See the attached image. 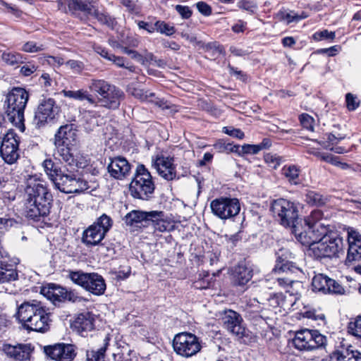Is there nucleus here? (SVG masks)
I'll list each match as a JSON object with an SVG mask.
<instances>
[{
    "label": "nucleus",
    "mask_w": 361,
    "mask_h": 361,
    "mask_svg": "<svg viewBox=\"0 0 361 361\" xmlns=\"http://www.w3.org/2000/svg\"><path fill=\"white\" fill-rule=\"evenodd\" d=\"M25 212L27 217L35 219L49 213L52 195L47 183L38 175H27L25 178Z\"/></svg>",
    "instance_id": "obj_1"
},
{
    "label": "nucleus",
    "mask_w": 361,
    "mask_h": 361,
    "mask_svg": "<svg viewBox=\"0 0 361 361\" xmlns=\"http://www.w3.org/2000/svg\"><path fill=\"white\" fill-rule=\"evenodd\" d=\"M16 317L24 329L40 333L50 327V312L44 304L37 300L23 302L18 307Z\"/></svg>",
    "instance_id": "obj_2"
},
{
    "label": "nucleus",
    "mask_w": 361,
    "mask_h": 361,
    "mask_svg": "<svg viewBox=\"0 0 361 361\" xmlns=\"http://www.w3.org/2000/svg\"><path fill=\"white\" fill-rule=\"evenodd\" d=\"M29 99L28 92L22 87H13L6 94L5 113L8 120L20 132H24V111Z\"/></svg>",
    "instance_id": "obj_3"
},
{
    "label": "nucleus",
    "mask_w": 361,
    "mask_h": 361,
    "mask_svg": "<svg viewBox=\"0 0 361 361\" xmlns=\"http://www.w3.org/2000/svg\"><path fill=\"white\" fill-rule=\"evenodd\" d=\"M88 88L96 97L97 107L116 109L124 98V93L119 87L104 80H92Z\"/></svg>",
    "instance_id": "obj_4"
},
{
    "label": "nucleus",
    "mask_w": 361,
    "mask_h": 361,
    "mask_svg": "<svg viewBox=\"0 0 361 361\" xmlns=\"http://www.w3.org/2000/svg\"><path fill=\"white\" fill-rule=\"evenodd\" d=\"M154 188L150 173L144 165L137 166L135 177L130 184L132 196L135 198L147 200L152 197Z\"/></svg>",
    "instance_id": "obj_5"
},
{
    "label": "nucleus",
    "mask_w": 361,
    "mask_h": 361,
    "mask_svg": "<svg viewBox=\"0 0 361 361\" xmlns=\"http://www.w3.org/2000/svg\"><path fill=\"white\" fill-rule=\"evenodd\" d=\"M271 210L277 221L283 226L291 227L292 231L299 224L298 206L295 202L280 198L273 201Z\"/></svg>",
    "instance_id": "obj_6"
},
{
    "label": "nucleus",
    "mask_w": 361,
    "mask_h": 361,
    "mask_svg": "<svg viewBox=\"0 0 361 361\" xmlns=\"http://www.w3.org/2000/svg\"><path fill=\"white\" fill-rule=\"evenodd\" d=\"M343 238L338 234H324L321 239L308 249L310 255L315 258L332 257L343 248Z\"/></svg>",
    "instance_id": "obj_7"
},
{
    "label": "nucleus",
    "mask_w": 361,
    "mask_h": 361,
    "mask_svg": "<svg viewBox=\"0 0 361 361\" xmlns=\"http://www.w3.org/2000/svg\"><path fill=\"white\" fill-rule=\"evenodd\" d=\"M326 336L317 330L304 329L298 331L292 340L293 346L300 351L310 352L326 344Z\"/></svg>",
    "instance_id": "obj_8"
},
{
    "label": "nucleus",
    "mask_w": 361,
    "mask_h": 361,
    "mask_svg": "<svg viewBox=\"0 0 361 361\" xmlns=\"http://www.w3.org/2000/svg\"><path fill=\"white\" fill-rule=\"evenodd\" d=\"M111 219L104 214L82 233V242L87 246L99 245L112 226Z\"/></svg>",
    "instance_id": "obj_9"
},
{
    "label": "nucleus",
    "mask_w": 361,
    "mask_h": 361,
    "mask_svg": "<svg viewBox=\"0 0 361 361\" xmlns=\"http://www.w3.org/2000/svg\"><path fill=\"white\" fill-rule=\"evenodd\" d=\"M173 347L178 355L184 357L195 355L202 349L200 338L188 332L176 334L173 341Z\"/></svg>",
    "instance_id": "obj_10"
},
{
    "label": "nucleus",
    "mask_w": 361,
    "mask_h": 361,
    "mask_svg": "<svg viewBox=\"0 0 361 361\" xmlns=\"http://www.w3.org/2000/svg\"><path fill=\"white\" fill-rule=\"evenodd\" d=\"M54 185L56 188L65 193H79L89 188L88 183L78 178L73 172L66 169L55 180Z\"/></svg>",
    "instance_id": "obj_11"
},
{
    "label": "nucleus",
    "mask_w": 361,
    "mask_h": 361,
    "mask_svg": "<svg viewBox=\"0 0 361 361\" xmlns=\"http://www.w3.org/2000/svg\"><path fill=\"white\" fill-rule=\"evenodd\" d=\"M210 207L214 215L227 219L237 215L240 209L238 199L221 197L212 201Z\"/></svg>",
    "instance_id": "obj_12"
},
{
    "label": "nucleus",
    "mask_w": 361,
    "mask_h": 361,
    "mask_svg": "<svg viewBox=\"0 0 361 361\" xmlns=\"http://www.w3.org/2000/svg\"><path fill=\"white\" fill-rule=\"evenodd\" d=\"M19 137L12 129L4 135L0 147V153L3 159L8 164L15 163L19 158Z\"/></svg>",
    "instance_id": "obj_13"
},
{
    "label": "nucleus",
    "mask_w": 361,
    "mask_h": 361,
    "mask_svg": "<svg viewBox=\"0 0 361 361\" xmlns=\"http://www.w3.org/2000/svg\"><path fill=\"white\" fill-rule=\"evenodd\" d=\"M223 327L230 334L240 338L247 336L242 316L232 310L224 311L221 317Z\"/></svg>",
    "instance_id": "obj_14"
},
{
    "label": "nucleus",
    "mask_w": 361,
    "mask_h": 361,
    "mask_svg": "<svg viewBox=\"0 0 361 361\" xmlns=\"http://www.w3.org/2000/svg\"><path fill=\"white\" fill-rule=\"evenodd\" d=\"M174 158L164 153H158L152 157V165L158 174L170 181L178 178Z\"/></svg>",
    "instance_id": "obj_15"
},
{
    "label": "nucleus",
    "mask_w": 361,
    "mask_h": 361,
    "mask_svg": "<svg viewBox=\"0 0 361 361\" xmlns=\"http://www.w3.org/2000/svg\"><path fill=\"white\" fill-rule=\"evenodd\" d=\"M327 231L326 226H319V228H313L305 227L302 224H298L294 226L292 233L301 244L308 246L309 249H311L312 245L317 243Z\"/></svg>",
    "instance_id": "obj_16"
},
{
    "label": "nucleus",
    "mask_w": 361,
    "mask_h": 361,
    "mask_svg": "<svg viewBox=\"0 0 361 361\" xmlns=\"http://www.w3.org/2000/svg\"><path fill=\"white\" fill-rule=\"evenodd\" d=\"M44 352L55 361H73L76 357V347L64 343H55L44 346Z\"/></svg>",
    "instance_id": "obj_17"
},
{
    "label": "nucleus",
    "mask_w": 361,
    "mask_h": 361,
    "mask_svg": "<svg viewBox=\"0 0 361 361\" xmlns=\"http://www.w3.org/2000/svg\"><path fill=\"white\" fill-rule=\"evenodd\" d=\"M59 113V107L51 98L42 99L35 112L34 121L35 125L40 128L45 123L55 118Z\"/></svg>",
    "instance_id": "obj_18"
},
{
    "label": "nucleus",
    "mask_w": 361,
    "mask_h": 361,
    "mask_svg": "<svg viewBox=\"0 0 361 361\" xmlns=\"http://www.w3.org/2000/svg\"><path fill=\"white\" fill-rule=\"evenodd\" d=\"M276 264L273 269V273L281 271L282 272L290 271L293 273L302 272L301 269L295 266L291 261L294 259V254L287 247L279 248L276 252Z\"/></svg>",
    "instance_id": "obj_19"
},
{
    "label": "nucleus",
    "mask_w": 361,
    "mask_h": 361,
    "mask_svg": "<svg viewBox=\"0 0 361 361\" xmlns=\"http://www.w3.org/2000/svg\"><path fill=\"white\" fill-rule=\"evenodd\" d=\"M107 170L112 178L123 180L130 174L131 166L126 159L117 157L111 159Z\"/></svg>",
    "instance_id": "obj_20"
},
{
    "label": "nucleus",
    "mask_w": 361,
    "mask_h": 361,
    "mask_svg": "<svg viewBox=\"0 0 361 361\" xmlns=\"http://www.w3.org/2000/svg\"><path fill=\"white\" fill-rule=\"evenodd\" d=\"M4 353L15 361H27L30 360L33 350L31 344H4L2 348Z\"/></svg>",
    "instance_id": "obj_21"
},
{
    "label": "nucleus",
    "mask_w": 361,
    "mask_h": 361,
    "mask_svg": "<svg viewBox=\"0 0 361 361\" xmlns=\"http://www.w3.org/2000/svg\"><path fill=\"white\" fill-rule=\"evenodd\" d=\"M348 250L347 259L355 261L361 258V234L355 228H347Z\"/></svg>",
    "instance_id": "obj_22"
},
{
    "label": "nucleus",
    "mask_w": 361,
    "mask_h": 361,
    "mask_svg": "<svg viewBox=\"0 0 361 361\" xmlns=\"http://www.w3.org/2000/svg\"><path fill=\"white\" fill-rule=\"evenodd\" d=\"M98 108L87 103L79 109L80 119L84 127L88 130H92L98 126L97 118L101 116L97 110Z\"/></svg>",
    "instance_id": "obj_23"
},
{
    "label": "nucleus",
    "mask_w": 361,
    "mask_h": 361,
    "mask_svg": "<svg viewBox=\"0 0 361 361\" xmlns=\"http://www.w3.org/2000/svg\"><path fill=\"white\" fill-rule=\"evenodd\" d=\"M104 278L97 273H89L84 289L94 295H102L106 290Z\"/></svg>",
    "instance_id": "obj_24"
},
{
    "label": "nucleus",
    "mask_w": 361,
    "mask_h": 361,
    "mask_svg": "<svg viewBox=\"0 0 361 361\" xmlns=\"http://www.w3.org/2000/svg\"><path fill=\"white\" fill-rule=\"evenodd\" d=\"M77 138V130L73 124L61 126L55 134L54 142L73 145Z\"/></svg>",
    "instance_id": "obj_25"
},
{
    "label": "nucleus",
    "mask_w": 361,
    "mask_h": 361,
    "mask_svg": "<svg viewBox=\"0 0 361 361\" xmlns=\"http://www.w3.org/2000/svg\"><path fill=\"white\" fill-rule=\"evenodd\" d=\"M73 328L82 336H85L87 333L94 328V317L90 312H85L78 314L75 319Z\"/></svg>",
    "instance_id": "obj_26"
},
{
    "label": "nucleus",
    "mask_w": 361,
    "mask_h": 361,
    "mask_svg": "<svg viewBox=\"0 0 361 361\" xmlns=\"http://www.w3.org/2000/svg\"><path fill=\"white\" fill-rule=\"evenodd\" d=\"M55 152L54 156L59 161L64 162L70 167L77 165L76 161L71 152V145L54 142Z\"/></svg>",
    "instance_id": "obj_27"
},
{
    "label": "nucleus",
    "mask_w": 361,
    "mask_h": 361,
    "mask_svg": "<svg viewBox=\"0 0 361 361\" xmlns=\"http://www.w3.org/2000/svg\"><path fill=\"white\" fill-rule=\"evenodd\" d=\"M149 221L152 222L156 231L163 233L170 231L172 228L171 223L164 219V214L163 212H150Z\"/></svg>",
    "instance_id": "obj_28"
},
{
    "label": "nucleus",
    "mask_w": 361,
    "mask_h": 361,
    "mask_svg": "<svg viewBox=\"0 0 361 361\" xmlns=\"http://www.w3.org/2000/svg\"><path fill=\"white\" fill-rule=\"evenodd\" d=\"M252 270L245 264H239L234 270V283L239 286L247 283L252 278Z\"/></svg>",
    "instance_id": "obj_29"
},
{
    "label": "nucleus",
    "mask_w": 361,
    "mask_h": 361,
    "mask_svg": "<svg viewBox=\"0 0 361 361\" xmlns=\"http://www.w3.org/2000/svg\"><path fill=\"white\" fill-rule=\"evenodd\" d=\"M63 95L65 97L73 99L78 101L86 100L87 103L94 107H97V103L92 95L88 93L87 90L80 89L78 90H63Z\"/></svg>",
    "instance_id": "obj_30"
},
{
    "label": "nucleus",
    "mask_w": 361,
    "mask_h": 361,
    "mask_svg": "<svg viewBox=\"0 0 361 361\" xmlns=\"http://www.w3.org/2000/svg\"><path fill=\"white\" fill-rule=\"evenodd\" d=\"M42 166L46 175L53 183L63 171V169L55 164L50 158L46 159L42 162Z\"/></svg>",
    "instance_id": "obj_31"
},
{
    "label": "nucleus",
    "mask_w": 361,
    "mask_h": 361,
    "mask_svg": "<svg viewBox=\"0 0 361 361\" xmlns=\"http://www.w3.org/2000/svg\"><path fill=\"white\" fill-rule=\"evenodd\" d=\"M355 350L350 345H343L341 349L335 350L329 357V361H349L354 356Z\"/></svg>",
    "instance_id": "obj_32"
},
{
    "label": "nucleus",
    "mask_w": 361,
    "mask_h": 361,
    "mask_svg": "<svg viewBox=\"0 0 361 361\" xmlns=\"http://www.w3.org/2000/svg\"><path fill=\"white\" fill-rule=\"evenodd\" d=\"M109 338L106 337L102 347L87 350V361H106L105 353L109 345Z\"/></svg>",
    "instance_id": "obj_33"
},
{
    "label": "nucleus",
    "mask_w": 361,
    "mask_h": 361,
    "mask_svg": "<svg viewBox=\"0 0 361 361\" xmlns=\"http://www.w3.org/2000/svg\"><path fill=\"white\" fill-rule=\"evenodd\" d=\"M127 92L128 94L140 100L141 102L154 101L152 98L154 97V93L137 88L134 83L128 85L127 87Z\"/></svg>",
    "instance_id": "obj_34"
},
{
    "label": "nucleus",
    "mask_w": 361,
    "mask_h": 361,
    "mask_svg": "<svg viewBox=\"0 0 361 361\" xmlns=\"http://www.w3.org/2000/svg\"><path fill=\"white\" fill-rule=\"evenodd\" d=\"M323 221V213L322 211L314 209L304 219V225L307 228H319V226H326Z\"/></svg>",
    "instance_id": "obj_35"
},
{
    "label": "nucleus",
    "mask_w": 361,
    "mask_h": 361,
    "mask_svg": "<svg viewBox=\"0 0 361 361\" xmlns=\"http://www.w3.org/2000/svg\"><path fill=\"white\" fill-rule=\"evenodd\" d=\"M149 212L139 211V210H133L126 216V222L129 225H136L137 224H141L143 221H149Z\"/></svg>",
    "instance_id": "obj_36"
},
{
    "label": "nucleus",
    "mask_w": 361,
    "mask_h": 361,
    "mask_svg": "<svg viewBox=\"0 0 361 361\" xmlns=\"http://www.w3.org/2000/svg\"><path fill=\"white\" fill-rule=\"evenodd\" d=\"M330 279V278L322 274L315 275L312 281L313 291L326 293V290H329V282Z\"/></svg>",
    "instance_id": "obj_37"
},
{
    "label": "nucleus",
    "mask_w": 361,
    "mask_h": 361,
    "mask_svg": "<svg viewBox=\"0 0 361 361\" xmlns=\"http://www.w3.org/2000/svg\"><path fill=\"white\" fill-rule=\"evenodd\" d=\"M66 277L67 279L84 288L89 273H85L81 270L73 271L70 269L66 271Z\"/></svg>",
    "instance_id": "obj_38"
},
{
    "label": "nucleus",
    "mask_w": 361,
    "mask_h": 361,
    "mask_svg": "<svg viewBox=\"0 0 361 361\" xmlns=\"http://www.w3.org/2000/svg\"><path fill=\"white\" fill-rule=\"evenodd\" d=\"M307 17V16L302 12L301 15H299L294 11L287 12L286 11H280L277 13V18L281 21H285L286 24H290V23H298L302 19H305Z\"/></svg>",
    "instance_id": "obj_39"
},
{
    "label": "nucleus",
    "mask_w": 361,
    "mask_h": 361,
    "mask_svg": "<svg viewBox=\"0 0 361 361\" xmlns=\"http://www.w3.org/2000/svg\"><path fill=\"white\" fill-rule=\"evenodd\" d=\"M90 7L92 8L91 13L88 11H85L87 13L94 16L97 18L100 23L103 24H106L109 27H114L116 24L115 19L111 18V16L106 15V13L100 12L98 9H96L93 6L89 4Z\"/></svg>",
    "instance_id": "obj_40"
},
{
    "label": "nucleus",
    "mask_w": 361,
    "mask_h": 361,
    "mask_svg": "<svg viewBox=\"0 0 361 361\" xmlns=\"http://www.w3.org/2000/svg\"><path fill=\"white\" fill-rule=\"evenodd\" d=\"M90 7L92 8L91 13L88 11H85L87 13L94 16L97 18L100 23L103 24H106L109 27H114L116 24L115 19L111 18V16L106 15V13L100 12L98 9H96L93 6L89 4Z\"/></svg>",
    "instance_id": "obj_41"
},
{
    "label": "nucleus",
    "mask_w": 361,
    "mask_h": 361,
    "mask_svg": "<svg viewBox=\"0 0 361 361\" xmlns=\"http://www.w3.org/2000/svg\"><path fill=\"white\" fill-rule=\"evenodd\" d=\"M305 200L309 204L322 206L326 202L327 198L316 191L310 190L305 195Z\"/></svg>",
    "instance_id": "obj_42"
},
{
    "label": "nucleus",
    "mask_w": 361,
    "mask_h": 361,
    "mask_svg": "<svg viewBox=\"0 0 361 361\" xmlns=\"http://www.w3.org/2000/svg\"><path fill=\"white\" fill-rule=\"evenodd\" d=\"M283 174L288 179V180L293 183L298 184L299 183L298 177L300 173V169L295 165L286 166L283 168Z\"/></svg>",
    "instance_id": "obj_43"
},
{
    "label": "nucleus",
    "mask_w": 361,
    "mask_h": 361,
    "mask_svg": "<svg viewBox=\"0 0 361 361\" xmlns=\"http://www.w3.org/2000/svg\"><path fill=\"white\" fill-rule=\"evenodd\" d=\"M1 59L6 64L10 66H14L22 62V56L16 52L12 51H4L1 54Z\"/></svg>",
    "instance_id": "obj_44"
},
{
    "label": "nucleus",
    "mask_w": 361,
    "mask_h": 361,
    "mask_svg": "<svg viewBox=\"0 0 361 361\" xmlns=\"http://www.w3.org/2000/svg\"><path fill=\"white\" fill-rule=\"evenodd\" d=\"M237 6L249 14L255 13L257 9V4L252 0H239L237 2Z\"/></svg>",
    "instance_id": "obj_45"
},
{
    "label": "nucleus",
    "mask_w": 361,
    "mask_h": 361,
    "mask_svg": "<svg viewBox=\"0 0 361 361\" xmlns=\"http://www.w3.org/2000/svg\"><path fill=\"white\" fill-rule=\"evenodd\" d=\"M71 10H79L91 13L92 8L89 4L80 0H65Z\"/></svg>",
    "instance_id": "obj_46"
},
{
    "label": "nucleus",
    "mask_w": 361,
    "mask_h": 361,
    "mask_svg": "<svg viewBox=\"0 0 361 361\" xmlns=\"http://www.w3.org/2000/svg\"><path fill=\"white\" fill-rule=\"evenodd\" d=\"M348 331L354 336L361 338V316L349 322Z\"/></svg>",
    "instance_id": "obj_47"
},
{
    "label": "nucleus",
    "mask_w": 361,
    "mask_h": 361,
    "mask_svg": "<svg viewBox=\"0 0 361 361\" xmlns=\"http://www.w3.org/2000/svg\"><path fill=\"white\" fill-rule=\"evenodd\" d=\"M154 26L155 30L167 36L172 35L176 31L173 26H171L164 21L156 22Z\"/></svg>",
    "instance_id": "obj_48"
},
{
    "label": "nucleus",
    "mask_w": 361,
    "mask_h": 361,
    "mask_svg": "<svg viewBox=\"0 0 361 361\" xmlns=\"http://www.w3.org/2000/svg\"><path fill=\"white\" fill-rule=\"evenodd\" d=\"M264 159L268 166L274 169H276L282 161V158L280 156L272 153L266 154Z\"/></svg>",
    "instance_id": "obj_49"
},
{
    "label": "nucleus",
    "mask_w": 361,
    "mask_h": 361,
    "mask_svg": "<svg viewBox=\"0 0 361 361\" xmlns=\"http://www.w3.org/2000/svg\"><path fill=\"white\" fill-rule=\"evenodd\" d=\"M302 290L303 285L302 282L291 280V281L289 282V288L288 289L287 293H289L290 295L298 296L300 295Z\"/></svg>",
    "instance_id": "obj_50"
},
{
    "label": "nucleus",
    "mask_w": 361,
    "mask_h": 361,
    "mask_svg": "<svg viewBox=\"0 0 361 361\" xmlns=\"http://www.w3.org/2000/svg\"><path fill=\"white\" fill-rule=\"evenodd\" d=\"M21 50L25 52L35 53L44 50V46L35 42H27L23 44Z\"/></svg>",
    "instance_id": "obj_51"
},
{
    "label": "nucleus",
    "mask_w": 361,
    "mask_h": 361,
    "mask_svg": "<svg viewBox=\"0 0 361 361\" xmlns=\"http://www.w3.org/2000/svg\"><path fill=\"white\" fill-rule=\"evenodd\" d=\"M329 290H326V293L342 295L345 293V289L343 287L334 279H330V281L329 282Z\"/></svg>",
    "instance_id": "obj_52"
},
{
    "label": "nucleus",
    "mask_w": 361,
    "mask_h": 361,
    "mask_svg": "<svg viewBox=\"0 0 361 361\" xmlns=\"http://www.w3.org/2000/svg\"><path fill=\"white\" fill-rule=\"evenodd\" d=\"M54 302L61 301L68 297L69 300H72L71 293L68 294L67 291L62 287L58 286L54 284Z\"/></svg>",
    "instance_id": "obj_53"
},
{
    "label": "nucleus",
    "mask_w": 361,
    "mask_h": 361,
    "mask_svg": "<svg viewBox=\"0 0 361 361\" xmlns=\"http://www.w3.org/2000/svg\"><path fill=\"white\" fill-rule=\"evenodd\" d=\"M272 280L274 281V286L271 287V288H281L287 292L289 288V282L291 281L292 279L285 277H279L272 278Z\"/></svg>",
    "instance_id": "obj_54"
},
{
    "label": "nucleus",
    "mask_w": 361,
    "mask_h": 361,
    "mask_svg": "<svg viewBox=\"0 0 361 361\" xmlns=\"http://www.w3.org/2000/svg\"><path fill=\"white\" fill-rule=\"evenodd\" d=\"M336 37L334 32H329L327 30H324L319 32H317L313 35L314 39L320 41L324 39H334Z\"/></svg>",
    "instance_id": "obj_55"
},
{
    "label": "nucleus",
    "mask_w": 361,
    "mask_h": 361,
    "mask_svg": "<svg viewBox=\"0 0 361 361\" xmlns=\"http://www.w3.org/2000/svg\"><path fill=\"white\" fill-rule=\"evenodd\" d=\"M302 126L307 130H313L314 120L308 114H302L300 118Z\"/></svg>",
    "instance_id": "obj_56"
},
{
    "label": "nucleus",
    "mask_w": 361,
    "mask_h": 361,
    "mask_svg": "<svg viewBox=\"0 0 361 361\" xmlns=\"http://www.w3.org/2000/svg\"><path fill=\"white\" fill-rule=\"evenodd\" d=\"M223 132L231 137L238 139H243L244 137V133L241 130L232 127H224Z\"/></svg>",
    "instance_id": "obj_57"
},
{
    "label": "nucleus",
    "mask_w": 361,
    "mask_h": 361,
    "mask_svg": "<svg viewBox=\"0 0 361 361\" xmlns=\"http://www.w3.org/2000/svg\"><path fill=\"white\" fill-rule=\"evenodd\" d=\"M345 101L347 108L350 111L355 110L359 106V102H357V98L350 93H348L345 95Z\"/></svg>",
    "instance_id": "obj_58"
},
{
    "label": "nucleus",
    "mask_w": 361,
    "mask_h": 361,
    "mask_svg": "<svg viewBox=\"0 0 361 361\" xmlns=\"http://www.w3.org/2000/svg\"><path fill=\"white\" fill-rule=\"evenodd\" d=\"M65 65L76 73H80L83 69L82 63L75 60H69L65 63Z\"/></svg>",
    "instance_id": "obj_59"
},
{
    "label": "nucleus",
    "mask_w": 361,
    "mask_h": 361,
    "mask_svg": "<svg viewBox=\"0 0 361 361\" xmlns=\"http://www.w3.org/2000/svg\"><path fill=\"white\" fill-rule=\"evenodd\" d=\"M54 284H49L47 287H42L41 293L49 300L54 302Z\"/></svg>",
    "instance_id": "obj_60"
},
{
    "label": "nucleus",
    "mask_w": 361,
    "mask_h": 361,
    "mask_svg": "<svg viewBox=\"0 0 361 361\" xmlns=\"http://www.w3.org/2000/svg\"><path fill=\"white\" fill-rule=\"evenodd\" d=\"M305 316L307 318L312 319L315 321L324 322L325 316L322 313H317L315 310H309L305 312Z\"/></svg>",
    "instance_id": "obj_61"
},
{
    "label": "nucleus",
    "mask_w": 361,
    "mask_h": 361,
    "mask_svg": "<svg viewBox=\"0 0 361 361\" xmlns=\"http://www.w3.org/2000/svg\"><path fill=\"white\" fill-rule=\"evenodd\" d=\"M176 10L182 16V18L185 19L189 18L192 14V11L187 6L177 5L176 6Z\"/></svg>",
    "instance_id": "obj_62"
},
{
    "label": "nucleus",
    "mask_w": 361,
    "mask_h": 361,
    "mask_svg": "<svg viewBox=\"0 0 361 361\" xmlns=\"http://www.w3.org/2000/svg\"><path fill=\"white\" fill-rule=\"evenodd\" d=\"M37 69V67L35 65L29 63L23 66L20 68V73L25 76H29L35 73Z\"/></svg>",
    "instance_id": "obj_63"
},
{
    "label": "nucleus",
    "mask_w": 361,
    "mask_h": 361,
    "mask_svg": "<svg viewBox=\"0 0 361 361\" xmlns=\"http://www.w3.org/2000/svg\"><path fill=\"white\" fill-rule=\"evenodd\" d=\"M261 150L259 145H245L242 147V151L246 154H257Z\"/></svg>",
    "instance_id": "obj_64"
}]
</instances>
